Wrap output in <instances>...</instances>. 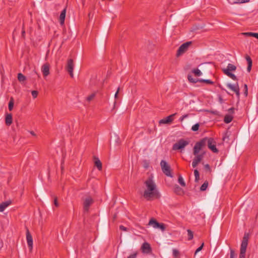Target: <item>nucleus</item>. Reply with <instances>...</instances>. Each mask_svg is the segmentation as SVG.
<instances>
[{
    "instance_id": "1",
    "label": "nucleus",
    "mask_w": 258,
    "mask_h": 258,
    "mask_svg": "<svg viewBox=\"0 0 258 258\" xmlns=\"http://www.w3.org/2000/svg\"><path fill=\"white\" fill-rule=\"evenodd\" d=\"M147 189L143 194L144 198L147 201H151L153 197L159 198V192L156 189V185L153 180L152 177H149L144 182Z\"/></svg>"
},
{
    "instance_id": "2",
    "label": "nucleus",
    "mask_w": 258,
    "mask_h": 258,
    "mask_svg": "<svg viewBox=\"0 0 258 258\" xmlns=\"http://www.w3.org/2000/svg\"><path fill=\"white\" fill-rule=\"evenodd\" d=\"M249 234L245 233L240 245L239 258H245L246 248L248 245Z\"/></svg>"
},
{
    "instance_id": "3",
    "label": "nucleus",
    "mask_w": 258,
    "mask_h": 258,
    "mask_svg": "<svg viewBox=\"0 0 258 258\" xmlns=\"http://www.w3.org/2000/svg\"><path fill=\"white\" fill-rule=\"evenodd\" d=\"M207 138L205 137L201 139L200 141L197 142L193 148V154L194 155H197V154H200L199 152L201 150L204 148L207 143Z\"/></svg>"
},
{
    "instance_id": "4",
    "label": "nucleus",
    "mask_w": 258,
    "mask_h": 258,
    "mask_svg": "<svg viewBox=\"0 0 258 258\" xmlns=\"http://www.w3.org/2000/svg\"><path fill=\"white\" fill-rule=\"evenodd\" d=\"M189 144V142L185 141L183 139L178 140L173 145V150H179L183 149L187 145Z\"/></svg>"
},
{
    "instance_id": "5",
    "label": "nucleus",
    "mask_w": 258,
    "mask_h": 258,
    "mask_svg": "<svg viewBox=\"0 0 258 258\" xmlns=\"http://www.w3.org/2000/svg\"><path fill=\"white\" fill-rule=\"evenodd\" d=\"M160 165L163 172L167 176L172 177L170 166L165 160H161Z\"/></svg>"
},
{
    "instance_id": "6",
    "label": "nucleus",
    "mask_w": 258,
    "mask_h": 258,
    "mask_svg": "<svg viewBox=\"0 0 258 258\" xmlns=\"http://www.w3.org/2000/svg\"><path fill=\"white\" fill-rule=\"evenodd\" d=\"M191 41H187L181 44L177 51L176 54V56L179 57L185 53L187 50L189 46L191 45Z\"/></svg>"
},
{
    "instance_id": "7",
    "label": "nucleus",
    "mask_w": 258,
    "mask_h": 258,
    "mask_svg": "<svg viewBox=\"0 0 258 258\" xmlns=\"http://www.w3.org/2000/svg\"><path fill=\"white\" fill-rule=\"evenodd\" d=\"M93 203L94 200L90 196L85 198L83 202V210L84 213H87L89 212V208Z\"/></svg>"
},
{
    "instance_id": "8",
    "label": "nucleus",
    "mask_w": 258,
    "mask_h": 258,
    "mask_svg": "<svg viewBox=\"0 0 258 258\" xmlns=\"http://www.w3.org/2000/svg\"><path fill=\"white\" fill-rule=\"evenodd\" d=\"M207 142L208 143V148L214 153H217L219 150L216 148V143L212 138H207Z\"/></svg>"
},
{
    "instance_id": "9",
    "label": "nucleus",
    "mask_w": 258,
    "mask_h": 258,
    "mask_svg": "<svg viewBox=\"0 0 258 258\" xmlns=\"http://www.w3.org/2000/svg\"><path fill=\"white\" fill-rule=\"evenodd\" d=\"M187 79L189 82L196 83L198 82H201V83H205L208 84H213L214 82L208 79H195L193 78L192 76L190 75H188L187 76Z\"/></svg>"
},
{
    "instance_id": "10",
    "label": "nucleus",
    "mask_w": 258,
    "mask_h": 258,
    "mask_svg": "<svg viewBox=\"0 0 258 258\" xmlns=\"http://www.w3.org/2000/svg\"><path fill=\"white\" fill-rule=\"evenodd\" d=\"M205 152H203L200 154H197L195 155V157L192 162V166L193 168H196L198 164H199L204 158Z\"/></svg>"
},
{
    "instance_id": "11",
    "label": "nucleus",
    "mask_w": 258,
    "mask_h": 258,
    "mask_svg": "<svg viewBox=\"0 0 258 258\" xmlns=\"http://www.w3.org/2000/svg\"><path fill=\"white\" fill-rule=\"evenodd\" d=\"M74 60L73 59H69L67 61V70L69 73L71 78H73Z\"/></svg>"
},
{
    "instance_id": "12",
    "label": "nucleus",
    "mask_w": 258,
    "mask_h": 258,
    "mask_svg": "<svg viewBox=\"0 0 258 258\" xmlns=\"http://www.w3.org/2000/svg\"><path fill=\"white\" fill-rule=\"evenodd\" d=\"M141 249L143 253L146 254H150L152 251L150 244L147 242H145L143 243Z\"/></svg>"
},
{
    "instance_id": "13",
    "label": "nucleus",
    "mask_w": 258,
    "mask_h": 258,
    "mask_svg": "<svg viewBox=\"0 0 258 258\" xmlns=\"http://www.w3.org/2000/svg\"><path fill=\"white\" fill-rule=\"evenodd\" d=\"M26 228V239L29 248L31 250L33 248L32 236L27 227Z\"/></svg>"
},
{
    "instance_id": "14",
    "label": "nucleus",
    "mask_w": 258,
    "mask_h": 258,
    "mask_svg": "<svg viewBox=\"0 0 258 258\" xmlns=\"http://www.w3.org/2000/svg\"><path fill=\"white\" fill-rule=\"evenodd\" d=\"M176 114V113H174L171 115H170L160 120L159 123V124H169L172 122L173 120V117Z\"/></svg>"
},
{
    "instance_id": "15",
    "label": "nucleus",
    "mask_w": 258,
    "mask_h": 258,
    "mask_svg": "<svg viewBox=\"0 0 258 258\" xmlns=\"http://www.w3.org/2000/svg\"><path fill=\"white\" fill-rule=\"evenodd\" d=\"M49 67L50 65L48 63H45L42 66L41 71L44 77L49 74Z\"/></svg>"
},
{
    "instance_id": "16",
    "label": "nucleus",
    "mask_w": 258,
    "mask_h": 258,
    "mask_svg": "<svg viewBox=\"0 0 258 258\" xmlns=\"http://www.w3.org/2000/svg\"><path fill=\"white\" fill-rule=\"evenodd\" d=\"M236 69V67L232 64L229 63L226 68L222 69L224 74L227 73L228 72H231V71H235Z\"/></svg>"
},
{
    "instance_id": "17",
    "label": "nucleus",
    "mask_w": 258,
    "mask_h": 258,
    "mask_svg": "<svg viewBox=\"0 0 258 258\" xmlns=\"http://www.w3.org/2000/svg\"><path fill=\"white\" fill-rule=\"evenodd\" d=\"M93 160L95 166L99 170H101L102 168V163L99 159L95 156H93Z\"/></svg>"
},
{
    "instance_id": "18",
    "label": "nucleus",
    "mask_w": 258,
    "mask_h": 258,
    "mask_svg": "<svg viewBox=\"0 0 258 258\" xmlns=\"http://www.w3.org/2000/svg\"><path fill=\"white\" fill-rule=\"evenodd\" d=\"M13 122V116L11 113H7L5 117V123L6 125L10 126Z\"/></svg>"
},
{
    "instance_id": "19",
    "label": "nucleus",
    "mask_w": 258,
    "mask_h": 258,
    "mask_svg": "<svg viewBox=\"0 0 258 258\" xmlns=\"http://www.w3.org/2000/svg\"><path fill=\"white\" fill-rule=\"evenodd\" d=\"M12 203L11 200H8L0 204V212H3L5 209L10 206Z\"/></svg>"
},
{
    "instance_id": "20",
    "label": "nucleus",
    "mask_w": 258,
    "mask_h": 258,
    "mask_svg": "<svg viewBox=\"0 0 258 258\" xmlns=\"http://www.w3.org/2000/svg\"><path fill=\"white\" fill-rule=\"evenodd\" d=\"M66 15V8L64 9L61 11L60 15L59 16V20L60 24L61 26L64 25Z\"/></svg>"
},
{
    "instance_id": "21",
    "label": "nucleus",
    "mask_w": 258,
    "mask_h": 258,
    "mask_svg": "<svg viewBox=\"0 0 258 258\" xmlns=\"http://www.w3.org/2000/svg\"><path fill=\"white\" fill-rule=\"evenodd\" d=\"M245 59L247 62V71L248 72H250L252 68V60L250 57L248 55H246Z\"/></svg>"
},
{
    "instance_id": "22",
    "label": "nucleus",
    "mask_w": 258,
    "mask_h": 258,
    "mask_svg": "<svg viewBox=\"0 0 258 258\" xmlns=\"http://www.w3.org/2000/svg\"><path fill=\"white\" fill-rule=\"evenodd\" d=\"M17 78L19 82H20L22 84H26V81L27 80L26 77L22 73H20L18 74Z\"/></svg>"
},
{
    "instance_id": "23",
    "label": "nucleus",
    "mask_w": 258,
    "mask_h": 258,
    "mask_svg": "<svg viewBox=\"0 0 258 258\" xmlns=\"http://www.w3.org/2000/svg\"><path fill=\"white\" fill-rule=\"evenodd\" d=\"M173 190L177 195H182L183 194V189L177 184L174 185Z\"/></svg>"
},
{
    "instance_id": "24",
    "label": "nucleus",
    "mask_w": 258,
    "mask_h": 258,
    "mask_svg": "<svg viewBox=\"0 0 258 258\" xmlns=\"http://www.w3.org/2000/svg\"><path fill=\"white\" fill-rule=\"evenodd\" d=\"M227 87H228L230 89H231L234 92L239 89L238 83H236V84H234V85H232L231 84L228 83L227 84Z\"/></svg>"
},
{
    "instance_id": "25",
    "label": "nucleus",
    "mask_w": 258,
    "mask_h": 258,
    "mask_svg": "<svg viewBox=\"0 0 258 258\" xmlns=\"http://www.w3.org/2000/svg\"><path fill=\"white\" fill-rule=\"evenodd\" d=\"M158 224L159 222L154 218L150 219L148 223V225L153 226L155 228H157V226H158Z\"/></svg>"
},
{
    "instance_id": "26",
    "label": "nucleus",
    "mask_w": 258,
    "mask_h": 258,
    "mask_svg": "<svg viewBox=\"0 0 258 258\" xmlns=\"http://www.w3.org/2000/svg\"><path fill=\"white\" fill-rule=\"evenodd\" d=\"M242 34L247 37H253L258 39V33L254 32H245L242 33Z\"/></svg>"
},
{
    "instance_id": "27",
    "label": "nucleus",
    "mask_w": 258,
    "mask_h": 258,
    "mask_svg": "<svg viewBox=\"0 0 258 258\" xmlns=\"http://www.w3.org/2000/svg\"><path fill=\"white\" fill-rule=\"evenodd\" d=\"M233 117L229 114H226L224 118V121L226 123H229L232 121L233 120Z\"/></svg>"
},
{
    "instance_id": "28",
    "label": "nucleus",
    "mask_w": 258,
    "mask_h": 258,
    "mask_svg": "<svg viewBox=\"0 0 258 258\" xmlns=\"http://www.w3.org/2000/svg\"><path fill=\"white\" fill-rule=\"evenodd\" d=\"M15 123L18 130H20L24 126L23 122L20 120H18V119H15Z\"/></svg>"
},
{
    "instance_id": "29",
    "label": "nucleus",
    "mask_w": 258,
    "mask_h": 258,
    "mask_svg": "<svg viewBox=\"0 0 258 258\" xmlns=\"http://www.w3.org/2000/svg\"><path fill=\"white\" fill-rule=\"evenodd\" d=\"M208 184H209L208 181L207 180L205 181L204 182V183L200 187V190L202 191H205L208 186Z\"/></svg>"
},
{
    "instance_id": "30",
    "label": "nucleus",
    "mask_w": 258,
    "mask_h": 258,
    "mask_svg": "<svg viewBox=\"0 0 258 258\" xmlns=\"http://www.w3.org/2000/svg\"><path fill=\"white\" fill-rule=\"evenodd\" d=\"M225 74L234 81L238 80L237 77L231 72H228L227 73H225Z\"/></svg>"
},
{
    "instance_id": "31",
    "label": "nucleus",
    "mask_w": 258,
    "mask_h": 258,
    "mask_svg": "<svg viewBox=\"0 0 258 258\" xmlns=\"http://www.w3.org/2000/svg\"><path fill=\"white\" fill-rule=\"evenodd\" d=\"M14 103V99L13 97H11L8 104V108L10 111H12L13 110Z\"/></svg>"
},
{
    "instance_id": "32",
    "label": "nucleus",
    "mask_w": 258,
    "mask_h": 258,
    "mask_svg": "<svg viewBox=\"0 0 258 258\" xmlns=\"http://www.w3.org/2000/svg\"><path fill=\"white\" fill-rule=\"evenodd\" d=\"M115 141V145H118L120 143V139L118 136L115 135L113 137L112 142Z\"/></svg>"
},
{
    "instance_id": "33",
    "label": "nucleus",
    "mask_w": 258,
    "mask_h": 258,
    "mask_svg": "<svg viewBox=\"0 0 258 258\" xmlns=\"http://www.w3.org/2000/svg\"><path fill=\"white\" fill-rule=\"evenodd\" d=\"M192 72L197 77H199L201 76L202 74L201 71L198 69H194V70H192Z\"/></svg>"
},
{
    "instance_id": "34",
    "label": "nucleus",
    "mask_w": 258,
    "mask_h": 258,
    "mask_svg": "<svg viewBox=\"0 0 258 258\" xmlns=\"http://www.w3.org/2000/svg\"><path fill=\"white\" fill-rule=\"evenodd\" d=\"M178 181L179 182V183L182 186H185V182L184 181V180L182 178V177L181 176V175H179V176H178Z\"/></svg>"
},
{
    "instance_id": "35",
    "label": "nucleus",
    "mask_w": 258,
    "mask_h": 258,
    "mask_svg": "<svg viewBox=\"0 0 258 258\" xmlns=\"http://www.w3.org/2000/svg\"><path fill=\"white\" fill-rule=\"evenodd\" d=\"M32 79L34 81L39 78V75L35 71H33L31 74Z\"/></svg>"
},
{
    "instance_id": "36",
    "label": "nucleus",
    "mask_w": 258,
    "mask_h": 258,
    "mask_svg": "<svg viewBox=\"0 0 258 258\" xmlns=\"http://www.w3.org/2000/svg\"><path fill=\"white\" fill-rule=\"evenodd\" d=\"M187 235H188V240H192L193 239V237H194L193 232L190 229H188L187 230Z\"/></svg>"
},
{
    "instance_id": "37",
    "label": "nucleus",
    "mask_w": 258,
    "mask_h": 258,
    "mask_svg": "<svg viewBox=\"0 0 258 258\" xmlns=\"http://www.w3.org/2000/svg\"><path fill=\"white\" fill-rule=\"evenodd\" d=\"M206 111L210 113V114H214L216 116H220V112L217 110H206Z\"/></svg>"
},
{
    "instance_id": "38",
    "label": "nucleus",
    "mask_w": 258,
    "mask_h": 258,
    "mask_svg": "<svg viewBox=\"0 0 258 258\" xmlns=\"http://www.w3.org/2000/svg\"><path fill=\"white\" fill-rule=\"evenodd\" d=\"M200 127V123H197L191 127V130L194 132H197L199 130Z\"/></svg>"
},
{
    "instance_id": "39",
    "label": "nucleus",
    "mask_w": 258,
    "mask_h": 258,
    "mask_svg": "<svg viewBox=\"0 0 258 258\" xmlns=\"http://www.w3.org/2000/svg\"><path fill=\"white\" fill-rule=\"evenodd\" d=\"M173 255L174 257H178L179 256L180 253L179 251L176 249H173L172 250Z\"/></svg>"
},
{
    "instance_id": "40",
    "label": "nucleus",
    "mask_w": 258,
    "mask_h": 258,
    "mask_svg": "<svg viewBox=\"0 0 258 258\" xmlns=\"http://www.w3.org/2000/svg\"><path fill=\"white\" fill-rule=\"evenodd\" d=\"M230 258H235L236 254L234 250L230 247Z\"/></svg>"
},
{
    "instance_id": "41",
    "label": "nucleus",
    "mask_w": 258,
    "mask_h": 258,
    "mask_svg": "<svg viewBox=\"0 0 258 258\" xmlns=\"http://www.w3.org/2000/svg\"><path fill=\"white\" fill-rule=\"evenodd\" d=\"M157 228L160 229L162 231H164L166 229V227L164 223H159L158 226H157Z\"/></svg>"
},
{
    "instance_id": "42",
    "label": "nucleus",
    "mask_w": 258,
    "mask_h": 258,
    "mask_svg": "<svg viewBox=\"0 0 258 258\" xmlns=\"http://www.w3.org/2000/svg\"><path fill=\"white\" fill-rule=\"evenodd\" d=\"M95 96V93H92V94H91L90 95L88 96L87 97V100L89 102V101L92 100Z\"/></svg>"
},
{
    "instance_id": "43",
    "label": "nucleus",
    "mask_w": 258,
    "mask_h": 258,
    "mask_svg": "<svg viewBox=\"0 0 258 258\" xmlns=\"http://www.w3.org/2000/svg\"><path fill=\"white\" fill-rule=\"evenodd\" d=\"M250 0H238L234 2V4H243L248 3Z\"/></svg>"
},
{
    "instance_id": "44",
    "label": "nucleus",
    "mask_w": 258,
    "mask_h": 258,
    "mask_svg": "<svg viewBox=\"0 0 258 258\" xmlns=\"http://www.w3.org/2000/svg\"><path fill=\"white\" fill-rule=\"evenodd\" d=\"M143 163H144L143 167L147 169L149 166V162L147 160H145L143 161Z\"/></svg>"
},
{
    "instance_id": "45",
    "label": "nucleus",
    "mask_w": 258,
    "mask_h": 258,
    "mask_svg": "<svg viewBox=\"0 0 258 258\" xmlns=\"http://www.w3.org/2000/svg\"><path fill=\"white\" fill-rule=\"evenodd\" d=\"M204 245V243L203 242L202 244H201V245L196 249V250L195 252V255H196L198 252H199L203 249Z\"/></svg>"
},
{
    "instance_id": "46",
    "label": "nucleus",
    "mask_w": 258,
    "mask_h": 258,
    "mask_svg": "<svg viewBox=\"0 0 258 258\" xmlns=\"http://www.w3.org/2000/svg\"><path fill=\"white\" fill-rule=\"evenodd\" d=\"M32 96L34 98H36L38 94V92L36 90H33L31 92Z\"/></svg>"
},
{
    "instance_id": "47",
    "label": "nucleus",
    "mask_w": 258,
    "mask_h": 258,
    "mask_svg": "<svg viewBox=\"0 0 258 258\" xmlns=\"http://www.w3.org/2000/svg\"><path fill=\"white\" fill-rule=\"evenodd\" d=\"M138 254V252H135L131 254L127 258H136Z\"/></svg>"
},
{
    "instance_id": "48",
    "label": "nucleus",
    "mask_w": 258,
    "mask_h": 258,
    "mask_svg": "<svg viewBox=\"0 0 258 258\" xmlns=\"http://www.w3.org/2000/svg\"><path fill=\"white\" fill-rule=\"evenodd\" d=\"M244 94L245 96H247L248 94V87L246 84L244 85Z\"/></svg>"
},
{
    "instance_id": "49",
    "label": "nucleus",
    "mask_w": 258,
    "mask_h": 258,
    "mask_svg": "<svg viewBox=\"0 0 258 258\" xmlns=\"http://www.w3.org/2000/svg\"><path fill=\"white\" fill-rule=\"evenodd\" d=\"M204 168H205V170L207 171H208L210 172L211 171L210 166L208 164H206L204 165Z\"/></svg>"
},
{
    "instance_id": "50",
    "label": "nucleus",
    "mask_w": 258,
    "mask_h": 258,
    "mask_svg": "<svg viewBox=\"0 0 258 258\" xmlns=\"http://www.w3.org/2000/svg\"><path fill=\"white\" fill-rule=\"evenodd\" d=\"M54 205L56 207H58L59 206L58 202L57 201V197H55L54 199Z\"/></svg>"
},
{
    "instance_id": "51",
    "label": "nucleus",
    "mask_w": 258,
    "mask_h": 258,
    "mask_svg": "<svg viewBox=\"0 0 258 258\" xmlns=\"http://www.w3.org/2000/svg\"><path fill=\"white\" fill-rule=\"evenodd\" d=\"M25 36V30L24 29V25H23L22 31V37L24 39Z\"/></svg>"
},
{
    "instance_id": "52",
    "label": "nucleus",
    "mask_w": 258,
    "mask_h": 258,
    "mask_svg": "<svg viewBox=\"0 0 258 258\" xmlns=\"http://www.w3.org/2000/svg\"><path fill=\"white\" fill-rule=\"evenodd\" d=\"M119 229L121 230H122V231H127L128 230V229L126 227H124L123 225L119 226Z\"/></svg>"
},
{
    "instance_id": "53",
    "label": "nucleus",
    "mask_w": 258,
    "mask_h": 258,
    "mask_svg": "<svg viewBox=\"0 0 258 258\" xmlns=\"http://www.w3.org/2000/svg\"><path fill=\"white\" fill-rule=\"evenodd\" d=\"M188 116V114H184L183 115H182L181 117H180L179 118V120L180 121H182L183 120V119L186 117H187Z\"/></svg>"
},
{
    "instance_id": "54",
    "label": "nucleus",
    "mask_w": 258,
    "mask_h": 258,
    "mask_svg": "<svg viewBox=\"0 0 258 258\" xmlns=\"http://www.w3.org/2000/svg\"><path fill=\"white\" fill-rule=\"evenodd\" d=\"M228 111L230 114H233L234 113V108L231 107L228 110Z\"/></svg>"
},
{
    "instance_id": "55",
    "label": "nucleus",
    "mask_w": 258,
    "mask_h": 258,
    "mask_svg": "<svg viewBox=\"0 0 258 258\" xmlns=\"http://www.w3.org/2000/svg\"><path fill=\"white\" fill-rule=\"evenodd\" d=\"M194 174H195V176H200V173H199V172L198 170V169H196L194 170Z\"/></svg>"
},
{
    "instance_id": "56",
    "label": "nucleus",
    "mask_w": 258,
    "mask_h": 258,
    "mask_svg": "<svg viewBox=\"0 0 258 258\" xmlns=\"http://www.w3.org/2000/svg\"><path fill=\"white\" fill-rule=\"evenodd\" d=\"M218 99H219V102L221 104H222V103H223L224 100H223V98H222V96H221V95H219V96Z\"/></svg>"
},
{
    "instance_id": "57",
    "label": "nucleus",
    "mask_w": 258,
    "mask_h": 258,
    "mask_svg": "<svg viewBox=\"0 0 258 258\" xmlns=\"http://www.w3.org/2000/svg\"><path fill=\"white\" fill-rule=\"evenodd\" d=\"M235 92V93H236V95L237 97L238 98H239V96H240V92H239V90H238L237 91H236V92Z\"/></svg>"
},
{
    "instance_id": "58",
    "label": "nucleus",
    "mask_w": 258,
    "mask_h": 258,
    "mask_svg": "<svg viewBox=\"0 0 258 258\" xmlns=\"http://www.w3.org/2000/svg\"><path fill=\"white\" fill-rule=\"evenodd\" d=\"M12 128H13V131H14V132H16V133L17 131H19V130H17L16 126H13L12 127Z\"/></svg>"
},
{
    "instance_id": "59",
    "label": "nucleus",
    "mask_w": 258,
    "mask_h": 258,
    "mask_svg": "<svg viewBox=\"0 0 258 258\" xmlns=\"http://www.w3.org/2000/svg\"><path fill=\"white\" fill-rule=\"evenodd\" d=\"M119 88H118L117 90V91L116 92V93L115 94V98H117V96H118V92H119Z\"/></svg>"
},
{
    "instance_id": "60",
    "label": "nucleus",
    "mask_w": 258,
    "mask_h": 258,
    "mask_svg": "<svg viewBox=\"0 0 258 258\" xmlns=\"http://www.w3.org/2000/svg\"><path fill=\"white\" fill-rule=\"evenodd\" d=\"M199 180H200V176H195V181L196 182H198Z\"/></svg>"
},
{
    "instance_id": "61",
    "label": "nucleus",
    "mask_w": 258,
    "mask_h": 258,
    "mask_svg": "<svg viewBox=\"0 0 258 258\" xmlns=\"http://www.w3.org/2000/svg\"><path fill=\"white\" fill-rule=\"evenodd\" d=\"M3 243L2 241L0 240V249L3 247Z\"/></svg>"
},
{
    "instance_id": "62",
    "label": "nucleus",
    "mask_w": 258,
    "mask_h": 258,
    "mask_svg": "<svg viewBox=\"0 0 258 258\" xmlns=\"http://www.w3.org/2000/svg\"><path fill=\"white\" fill-rule=\"evenodd\" d=\"M30 133V134H31L32 135H33V136H36V134H35V133H34L33 131H31Z\"/></svg>"
},
{
    "instance_id": "63",
    "label": "nucleus",
    "mask_w": 258,
    "mask_h": 258,
    "mask_svg": "<svg viewBox=\"0 0 258 258\" xmlns=\"http://www.w3.org/2000/svg\"><path fill=\"white\" fill-rule=\"evenodd\" d=\"M219 88H220L222 90H224V89L222 88V87L221 86V85L220 84L219 85Z\"/></svg>"
},
{
    "instance_id": "64",
    "label": "nucleus",
    "mask_w": 258,
    "mask_h": 258,
    "mask_svg": "<svg viewBox=\"0 0 258 258\" xmlns=\"http://www.w3.org/2000/svg\"><path fill=\"white\" fill-rule=\"evenodd\" d=\"M225 139H226V136H224V137H223V139H223V141H225Z\"/></svg>"
}]
</instances>
